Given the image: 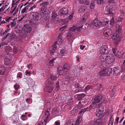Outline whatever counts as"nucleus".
<instances>
[{
    "label": "nucleus",
    "mask_w": 125,
    "mask_h": 125,
    "mask_svg": "<svg viewBox=\"0 0 125 125\" xmlns=\"http://www.w3.org/2000/svg\"><path fill=\"white\" fill-rule=\"evenodd\" d=\"M96 108L97 109L96 115L99 117L98 118H101L103 117L102 113L104 111V108L100 104Z\"/></svg>",
    "instance_id": "f257e3e1"
},
{
    "label": "nucleus",
    "mask_w": 125,
    "mask_h": 125,
    "mask_svg": "<svg viewBox=\"0 0 125 125\" xmlns=\"http://www.w3.org/2000/svg\"><path fill=\"white\" fill-rule=\"evenodd\" d=\"M53 83V82L52 81H49V80H47L45 82L46 86L44 90H45L47 92L49 93L51 92L53 90V87L51 85Z\"/></svg>",
    "instance_id": "f03ea898"
},
{
    "label": "nucleus",
    "mask_w": 125,
    "mask_h": 125,
    "mask_svg": "<svg viewBox=\"0 0 125 125\" xmlns=\"http://www.w3.org/2000/svg\"><path fill=\"white\" fill-rule=\"evenodd\" d=\"M108 49L107 46L106 45H103L99 49V53L101 55L107 54L109 53V52H108L107 50Z\"/></svg>",
    "instance_id": "7ed1b4c3"
},
{
    "label": "nucleus",
    "mask_w": 125,
    "mask_h": 125,
    "mask_svg": "<svg viewBox=\"0 0 125 125\" xmlns=\"http://www.w3.org/2000/svg\"><path fill=\"white\" fill-rule=\"evenodd\" d=\"M106 55H101L100 57L99 60L100 66L102 68L104 67L106 63Z\"/></svg>",
    "instance_id": "20e7f679"
},
{
    "label": "nucleus",
    "mask_w": 125,
    "mask_h": 125,
    "mask_svg": "<svg viewBox=\"0 0 125 125\" xmlns=\"http://www.w3.org/2000/svg\"><path fill=\"white\" fill-rule=\"evenodd\" d=\"M30 17L35 21H37L41 19V17L38 13L35 12H32L31 14L30 15Z\"/></svg>",
    "instance_id": "39448f33"
},
{
    "label": "nucleus",
    "mask_w": 125,
    "mask_h": 125,
    "mask_svg": "<svg viewBox=\"0 0 125 125\" xmlns=\"http://www.w3.org/2000/svg\"><path fill=\"white\" fill-rule=\"evenodd\" d=\"M110 53L107 54L106 57V63L110 64L113 62L115 60V57L114 56L110 54Z\"/></svg>",
    "instance_id": "423d86ee"
},
{
    "label": "nucleus",
    "mask_w": 125,
    "mask_h": 125,
    "mask_svg": "<svg viewBox=\"0 0 125 125\" xmlns=\"http://www.w3.org/2000/svg\"><path fill=\"white\" fill-rule=\"evenodd\" d=\"M50 113L49 111L48 110H46L44 114V117L45 119L44 120V123H43V122H40L38 125H45L48 119V116L49 115Z\"/></svg>",
    "instance_id": "0eeeda50"
},
{
    "label": "nucleus",
    "mask_w": 125,
    "mask_h": 125,
    "mask_svg": "<svg viewBox=\"0 0 125 125\" xmlns=\"http://www.w3.org/2000/svg\"><path fill=\"white\" fill-rule=\"evenodd\" d=\"M104 101V99H103L101 95L94 96L93 97L92 99V102H103Z\"/></svg>",
    "instance_id": "6e6552de"
},
{
    "label": "nucleus",
    "mask_w": 125,
    "mask_h": 125,
    "mask_svg": "<svg viewBox=\"0 0 125 125\" xmlns=\"http://www.w3.org/2000/svg\"><path fill=\"white\" fill-rule=\"evenodd\" d=\"M112 33L111 29L109 28H106L104 32V34L106 37H109L111 35Z\"/></svg>",
    "instance_id": "1a4fd4ad"
},
{
    "label": "nucleus",
    "mask_w": 125,
    "mask_h": 125,
    "mask_svg": "<svg viewBox=\"0 0 125 125\" xmlns=\"http://www.w3.org/2000/svg\"><path fill=\"white\" fill-rule=\"evenodd\" d=\"M75 88H73V91H75L74 93L80 92L81 91V90L82 88V87H81L79 84L76 83H75Z\"/></svg>",
    "instance_id": "9d476101"
},
{
    "label": "nucleus",
    "mask_w": 125,
    "mask_h": 125,
    "mask_svg": "<svg viewBox=\"0 0 125 125\" xmlns=\"http://www.w3.org/2000/svg\"><path fill=\"white\" fill-rule=\"evenodd\" d=\"M93 24L95 27H99L101 25V21L97 18H95L94 20Z\"/></svg>",
    "instance_id": "9b49d317"
},
{
    "label": "nucleus",
    "mask_w": 125,
    "mask_h": 125,
    "mask_svg": "<svg viewBox=\"0 0 125 125\" xmlns=\"http://www.w3.org/2000/svg\"><path fill=\"white\" fill-rule=\"evenodd\" d=\"M58 13L55 11H53L52 13V18L53 20V21L55 23H56V22L58 21L57 16H58L57 14Z\"/></svg>",
    "instance_id": "f8f14e48"
},
{
    "label": "nucleus",
    "mask_w": 125,
    "mask_h": 125,
    "mask_svg": "<svg viewBox=\"0 0 125 125\" xmlns=\"http://www.w3.org/2000/svg\"><path fill=\"white\" fill-rule=\"evenodd\" d=\"M104 72V76H107L110 75L112 73V69L110 68H108L105 69L103 70Z\"/></svg>",
    "instance_id": "ddd939ff"
},
{
    "label": "nucleus",
    "mask_w": 125,
    "mask_h": 125,
    "mask_svg": "<svg viewBox=\"0 0 125 125\" xmlns=\"http://www.w3.org/2000/svg\"><path fill=\"white\" fill-rule=\"evenodd\" d=\"M63 35L62 33L60 34L58 36V40L57 42L58 45H60L63 42L64 40V39L63 38Z\"/></svg>",
    "instance_id": "4468645a"
},
{
    "label": "nucleus",
    "mask_w": 125,
    "mask_h": 125,
    "mask_svg": "<svg viewBox=\"0 0 125 125\" xmlns=\"http://www.w3.org/2000/svg\"><path fill=\"white\" fill-rule=\"evenodd\" d=\"M68 10L67 8H64L60 10V12L59 13V15H66L68 13Z\"/></svg>",
    "instance_id": "2eb2a0df"
},
{
    "label": "nucleus",
    "mask_w": 125,
    "mask_h": 125,
    "mask_svg": "<svg viewBox=\"0 0 125 125\" xmlns=\"http://www.w3.org/2000/svg\"><path fill=\"white\" fill-rule=\"evenodd\" d=\"M25 32L27 33H30L31 31V28L28 25H25L23 28Z\"/></svg>",
    "instance_id": "dca6fc26"
},
{
    "label": "nucleus",
    "mask_w": 125,
    "mask_h": 125,
    "mask_svg": "<svg viewBox=\"0 0 125 125\" xmlns=\"http://www.w3.org/2000/svg\"><path fill=\"white\" fill-rule=\"evenodd\" d=\"M11 59L10 56L8 54L7 57H6L5 58L4 61L5 64L7 65H9L10 63Z\"/></svg>",
    "instance_id": "f3484780"
},
{
    "label": "nucleus",
    "mask_w": 125,
    "mask_h": 125,
    "mask_svg": "<svg viewBox=\"0 0 125 125\" xmlns=\"http://www.w3.org/2000/svg\"><path fill=\"white\" fill-rule=\"evenodd\" d=\"M18 8L14 7L13 8L11 9L10 12V14L11 15L13 14V16H15L16 14L18 12Z\"/></svg>",
    "instance_id": "a211bd4d"
},
{
    "label": "nucleus",
    "mask_w": 125,
    "mask_h": 125,
    "mask_svg": "<svg viewBox=\"0 0 125 125\" xmlns=\"http://www.w3.org/2000/svg\"><path fill=\"white\" fill-rule=\"evenodd\" d=\"M115 9L111 5H108L105 8V11L107 12H111Z\"/></svg>",
    "instance_id": "6ab92c4d"
},
{
    "label": "nucleus",
    "mask_w": 125,
    "mask_h": 125,
    "mask_svg": "<svg viewBox=\"0 0 125 125\" xmlns=\"http://www.w3.org/2000/svg\"><path fill=\"white\" fill-rule=\"evenodd\" d=\"M99 120H95L90 122V125H102V124Z\"/></svg>",
    "instance_id": "aec40b11"
},
{
    "label": "nucleus",
    "mask_w": 125,
    "mask_h": 125,
    "mask_svg": "<svg viewBox=\"0 0 125 125\" xmlns=\"http://www.w3.org/2000/svg\"><path fill=\"white\" fill-rule=\"evenodd\" d=\"M85 94H79L78 95H76L75 96L76 101H80L82 98H83L85 96Z\"/></svg>",
    "instance_id": "412c9836"
},
{
    "label": "nucleus",
    "mask_w": 125,
    "mask_h": 125,
    "mask_svg": "<svg viewBox=\"0 0 125 125\" xmlns=\"http://www.w3.org/2000/svg\"><path fill=\"white\" fill-rule=\"evenodd\" d=\"M80 108L78 105L75 106L73 110L71 111V114L73 115H75Z\"/></svg>",
    "instance_id": "4be33fe9"
},
{
    "label": "nucleus",
    "mask_w": 125,
    "mask_h": 125,
    "mask_svg": "<svg viewBox=\"0 0 125 125\" xmlns=\"http://www.w3.org/2000/svg\"><path fill=\"white\" fill-rule=\"evenodd\" d=\"M112 71L114 75H116L120 72V69L118 67H114L113 68Z\"/></svg>",
    "instance_id": "5701e85b"
},
{
    "label": "nucleus",
    "mask_w": 125,
    "mask_h": 125,
    "mask_svg": "<svg viewBox=\"0 0 125 125\" xmlns=\"http://www.w3.org/2000/svg\"><path fill=\"white\" fill-rule=\"evenodd\" d=\"M20 1V0H12L11 4V8L14 7L16 8L18 3Z\"/></svg>",
    "instance_id": "b1692460"
},
{
    "label": "nucleus",
    "mask_w": 125,
    "mask_h": 125,
    "mask_svg": "<svg viewBox=\"0 0 125 125\" xmlns=\"http://www.w3.org/2000/svg\"><path fill=\"white\" fill-rule=\"evenodd\" d=\"M99 102H93L92 104L91 105L89 108H88L89 110L91 109L92 107L94 108H95L97 107V106H99Z\"/></svg>",
    "instance_id": "393cba45"
},
{
    "label": "nucleus",
    "mask_w": 125,
    "mask_h": 125,
    "mask_svg": "<svg viewBox=\"0 0 125 125\" xmlns=\"http://www.w3.org/2000/svg\"><path fill=\"white\" fill-rule=\"evenodd\" d=\"M61 56H66L68 54L71 53V51H68V52L66 51L65 50H62L61 51Z\"/></svg>",
    "instance_id": "a878e982"
},
{
    "label": "nucleus",
    "mask_w": 125,
    "mask_h": 125,
    "mask_svg": "<svg viewBox=\"0 0 125 125\" xmlns=\"http://www.w3.org/2000/svg\"><path fill=\"white\" fill-rule=\"evenodd\" d=\"M120 12L122 14V15L120 17H118L115 19L116 21H115V22L116 21L117 22L121 21L122 20L123 16H124V12L123 11H121Z\"/></svg>",
    "instance_id": "bb28decb"
},
{
    "label": "nucleus",
    "mask_w": 125,
    "mask_h": 125,
    "mask_svg": "<svg viewBox=\"0 0 125 125\" xmlns=\"http://www.w3.org/2000/svg\"><path fill=\"white\" fill-rule=\"evenodd\" d=\"M109 21L106 18H105L102 20V21L101 22V25L105 26L109 22Z\"/></svg>",
    "instance_id": "cd10ccee"
},
{
    "label": "nucleus",
    "mask_w": 125,
    "mask_h": 125,
    "mask_svg": "<svg viewBox=\"0 0 125 125\" xmlns=\"http://www.w3.org/2000/svg\"><path fill=\"white\" fill-rule=\"evenodd\" d=\"M63 70L64 72H68L69 71V67L68 64H65L63 66Z\"/></svg>",
    "instance_id": "c85d7f7f"
},
{
    "label": "nucleus",
    "mask_w": 125,
    "mask_h": 125,
    "mask_svg": "<svg viewBox=\"0 0 125 125\" xmlns=\"http://www.w3.org/2000/svg\"><path fill=\"white\" fill-rule=\"evenodd\" d=\"M112 51L114 54V55L117 57H118L119 56H120L121 54L119 52H118L115 49L113 48L112 49Z\"/></svg>",
    "instance_id": "c756f323"
},
{
    "label": "nucleus",
    "mask_w": 125,
    "mask_h": 125,
    "mask_svg": "<svg viewBox=\"0 0 125 125\" xmlns=\"http://www.w3.org/2000/svg\"><path fill=\"white\" fill-rule=\"evenodd\" d=\"M9 30L8 29L6 30L3 33L2 35L4 36L3 38V39L6 38L8 35L9 33H7L9 32Z\"/></svg>",
    "instance_id": "7c9ffc66"
},
{
    "label": "nucleus",
    "mask_w": 125,
    "mask_h": 125,
    "mask_svg": "<svg viewBox=\"0 0 125 125\" xmlns=\"http://www.w3.org/2000/svg\"><path fill=\"white\" fill-rule=\"evenodd\" d=\"M89 14L88 13H85L84 15V16L83 18L82 19H81V21L82 22H85L86 20V19L88 16H89Z\"/></svg>",
    "instance_id": "2f4dec72"
},
{
    "label": "nucleus",
    "mask_w": 125,
    "mask_h": 125,
    "mask_svg": "<svg viewBox=\"0 0 125 125\" xmlns=\"http://www.w3.org/2000/svg\"><path fill=\"white\" fill-rule=\"evenodd\" d=\"M57 72L59 75H61L63 73V71L61 66H58V67Z\"/></svg>",
    "instance_id": "473e14b6"
},
{
    "label": "nucleus",
    "mask_w": 125,
    "mask_h": 125,
    "mask_svg": "<svg viewBox=\"0 0 125 125\" xmlns=\"http://www.w3.org/2000/svg\"><path fill=\"white\" fill-rule=\"evenodd\" d=\"M58 76H57V74L53 73L51 75L50 79L52 80H55L56 78Z\"/></svg>",
    "instance_id": "72a5a7b5"
},
{
    "label": "nucleus",
    "mask_w": 125,
    "mask_h": 125,
    "mask_svg": "<svg viewBox=\"0 0 125 125\" xmlns=\"http://www.w3.org/2000/svg\"><path fill=\"white\" fill-rule=\"evenodd\" d=\"M79 1L81 3H84L86 5H88L89 3V0H79Z\"/></svg>",
    "instance_id": "f704fd0d"
},
{
    "label": "nucleus",
    "mask_w": 125,
    "mask_h": 125,
    "mask_svg": "<svg viewBox=\"0 0 125 125\" xmlns=\"http://www.w3.org/2000/svg\"><path fill=\"white\" fill-rule=\"evenodd\" d=\"M87 9V7L86 6H81L80 7L79 11L80 12H83L85 10Z\"/></svg>",
    "instance_id": "c9c22d12"
},
{
    "label": "nucleus",
    "mask_w": 125,
    "mask_h": 125,
    "mask_svg": "<svg viewBox=\"0 0 125 125\" xmlns=\"http://www.w3.org/2000/svg\"><path fill=\"white\" fill-rule=\"evenodd\" d=\"M119 35L118 34L116 33H114L112 35V39L114 40H116L119 37Z\"/></svg>",
    "instance_id": "e433bc0d"
},
{
    "label": "nucleus",
    "mask_w": 125,
    "mask_h": 125,
    "mask_svg": "<svg viewBox=\"0 0 125 125\" xmlns=\"http://www.w3.org/2000/svg\"><path fill=\"white\" fill-rule=\"evenodd\" d=\"M5 69L3 66H0V74L3 75L5 73Z\"/></svg>",
    "instance_id": "4c0bfd02"
},
{
    "label": "nucleus",
    "mask_w": 125,
    "mask_h": 125,
    "mask_svg": "<svg viewBox=\"0 0 125 125\" xmlns=\"http://www.w3.org/2000/svg\"><path fill=\"white\" fill-rule=\"evenodd\" d=\"M106 1V0H96L97 3L99 4L105 3Z\"/></svg>",
    "instance_id": "58836bf2"
},
{
    "label": "nucleus",
    "mask_w": 125,
    "mask_h": 125,
    "mask_svg": "<svg viewBox=\"0 0 125 125\" xmlns=\"http://www.w3.org/2000/svg\"><path fill=\"white\" fill-rule=\"evenodd\" d=\"M12 51V49L10 46H8L6 47L5 49V51L6 52H11Z\"/></svg>",
    "instance_id": "ea45409f"
},
{
    "label": "nucleus",
    "mask_w": 125,
    "mask_h": 125,
    "mask_svg": "<svg viewBox=\"0 0 125 125\" xmlns=\"http://www.w3.org/2000/svg\"><path fill=\"white\" fill-rule=\"evenodd\" d=\"M116 31L118 32H119L121 30V27L118 24H117L116 25Z\"/></svg>",
    "instance_id": "a19ab883"
},
{
    "label": "nucleus",
    "mask_w": 125,
    "mask_h": 125,
    "mask_svg": "<svg viewBox=\"0 0 125 125\" xmlns=\"http://www.w3.org/2000/svg\"><path fill=\"white\" fill-rule=\"evenodd\" d=\"M49 51L50 54L52 55L55 52V49L52 48H50L48 50V51H47V52H49Z\"/></svg>",
    "instance_id": "79ce46f5"
},
{
    "label": "nucleus",
    "mask_w": 125,
    "mask_h": 125,
    "mask_svg": "<svg viewBox=\"0 0 125 125\" xmlns=\"http://www.w3.org/2000/svg\"><path fill=\"white\" fill-rule=\"evenodd\" d=\"M80 117L81 116H79L78 118L77 119L74 125H78L80 124L81 122V121L80 120Z\"/></svg>",
    "instance_id": "37998d69"
},
{
    "label": "nucleus",
    "mask_w": 125,
    "mask_h": 125,
    "mask_svg": "<svg viewBox=\"0 0 125 125\" xmlns=\"http://www.w3.org/2000/svg\"><path fill=\"white\" fill-rule=\"evenodd\" d=\"M92 88V87L89 85H87V87L84 89L85 92H86L88 90Z\"/></svg>",
    "instance_id": "c03bdc74"
},
{
    "label": "nucleus",
    "mask_w": 125,
    "mask_h": 125,
    "mask_svg": "<svg viewBox=\"0 0 125 125\" xmlns=\"http://www.w3.org/2000/svg\"><path fill=\"white\" fill-rule=\"evenodd\" d=\"M28 8L27 6L23 8L21 11V13H24L26 12V10L28 9Z\"/></svg>",
    "instance_id": "a18cd8bd"
},
{
    "label": "nucleus",
    "mask_w": 125,
    "mask_h": 125,
    "mask_svg": "<svg viewBox=\"0 0 125 125\" xmlns=\"http://www.w3.org/2000/svg\"><path fill=\"white\" fill-rule=\"evenodd\" d=\"M95 6V4L94 1H92L91 2L90 5V8L91 9H93L94 8Z\"/></svg>",
    "instance_id": "49530a36"
},
{
    "label": "nucleus",
    "mask_w": 125,
    "mask_h": 125,
    "mask_svg": "<svg viewBox=\"0 0 125 125\" xmlns=\"http://www.w3.org/2000/svg\"><path fill=\"white\" fill-rule=\"evenodd\" d=\"M73 34L71 33H69L66 36L68 39H70L73 37Z\"/></svg>",
    "instance_id": "de8ad7c7"
},
{
    "label": "nucleus",
    "mask_w": 125,
    "mask_h": 125,
    "mask_svg": "<svg viewBox=\"0 0 125 125\" xmlns=\"http://www.w3.org/2000/svg\"><path fill=\"white\" fill-rule=\"evenodd\" d=\"M115 0H108V2L110 3H113V5H115V6L117 5V4L115 3V2L114 1Z\"/></svg>",
    "instance_id": "09e8293b"
},
{
    "label": "nucleus",
    "mask_w": 125,
    "mask_h": 125,
    "mask_svg": "<svg viewBox=\"0 0 125 125\" xmlns=\"http://www.w3.org/2000/svg\"><path fill=\"white\" fill-rule=\"evenodd\" d=\"M76 27L75 26H73V27H71L69 29V30L71 31H73L76 30Z\"/></svg>",
    "instance_id": "8fccbe9b"
},
{
    "label": "nucleus",
    "mask_w": 125,
    "mask_h": 125,
    "mask_svg": "<svg viewBox=\"0 0 125 125\" xmlns=\"http://www.w3.org/2000/svg\"><path fill=\"white\" fill-rule=\"evenodd\" d=\"M55 60V59H52L49 62V64L51 66H52L54 63V61Z\"/></svg>",
    "instance_id": "3c124183"
},
{
    "label": "nucleus",
    "mask_w": 125,
    "mask_h": 125,
    "mask_svg": "<svg viewBox=\"0 0 125 125\" xmlns=\"http://www.w3.org/2000/svg\"><path fill=\"white\" fill-rule=\"evenodd\" d=\"M53 112L54 113H58L59 112V110L57 107H55L53 110Z\"/></svg>",
    "instance_id": "603ef678"
},
{
    "label": "nucleus",
    "mask_w": 125,
    "mask_h": 125,
    "mask_svg": "<svg viewBox=\"0 0 125 125\" xmlns=\"http://www.w3.org/2000/svg\"><path fill=\"white\" fill-rule=\"evenodd\" d=\"M119 119V117H116L114 122V125H116L118 123V121Z\"/></svg>",
    "instance_id": "864d4df0"
},
{
    "label": "nucleus",
    "mask_w": 125,
    "mask_h": 125,
    "mask_svg": "<svg viewBox=\"0 0 125 125\" xmlns=\"http://www.w3.org/2000/svg\"><path fill=\"white\" fill-rule=\"evenodd\" d=\"M104 73L103 70H101L99 73V74L100 76H104Z\"/></svg>",
    "instance_id": "5fc2aeb1"
},
{
    "label": "nucleus",
    "mask_w": 125,
    "mask_h": 125,
    "mask_svg": "<svg viewBox=\"0 0 125 125\" xmlns=\"http://www.w3.org/2000/svg\"><path fill=\"white\" fill-rule=\"evenodd\" d=\"M57 45H58V44H57V42H54L53 45H52V47L53 48L55 49L57 47Z\"/></svg>",
    "instance_id": "6e6d98bb"
},
{
    "label": "nucleus",
    "mask_w": 125,
    "mask_h": 125,
    "mask_svg": "<svg viewBox=\"0 0 125 125\" xmlns=\"http://www.w3.org/2000/svg\"><path fill=\"white\" fill-rule=\"evenodd\" d=\"M115 21H114V18L112 17V19L110 21V24L111 25H113Z\"/></svg>",
    "instance_id": "4d7b16f0"
},
{
    "label": "nucleus",
    "mask_w": 125,
    "mask_h": 125,
    "mask_svg": "<svg viewBox=\"0 0 125 125\" xmlns=\"http://www.w3.org/2000/svg\"><path fill=\"white\" fill-rule=\"evenodd\" d=\"M82 27L83 26H81L80 27H78L77 28H76V30L77 31H80L82 29Z\"/></svg>",
    "instance_id": "13d9d810"
},
{
    "label": "nucleus",
    "mask_w": 125,
    "mask_h": 125,
    "mask_svg": "<svg viewBox=\"0 0 125 125\" xmlns=\"http://www.w3.org/2000/svg\"><path fill=\"white\" fill-rule=\"evenodd\" d=\"M49 4V2H43L42 3V4L44 6H45L48 5Z\"/></svg>",
    "instance_id": "bf43d9fd"
},
{
    "label": "nucleus",
    "mask_w": 125,
    "mask_h": 125,
    "mask_svg": "<svg viewBox=\"0 0 125 125\" xmlns=\"http://www.w3.org/2000/svg\"><path fill=\"white\" fill-rule=\"evenodd\" d=\"M59 82L60 81H58L56 83V88L57 89H58V88L59 87Z\"/></svg>",
    "instance_id": "052dcab7"
},
{
    "label": "nucleus",
    "mask_w": 125,
    "mask_h": 125,
    "mask_svg": "<svg viewBox=\"0 0 125 125\" xmlns=\"http://www.w3.org/2000/svg\"><path fill=\"white\" fill-rule=\"evenodd\" d=\"M102 87V85H101L99 84L97 85V88L96 89L97 90H99Z\"/></svg>",
    "instance_id": "680f3d73"
},
{
    "label": "nucleus",
    "mask_w": 125,
    "mask_h": 125,
    "mask_svg": "<svg viewBox=\"0 0 125 125\" xmlns=\"http://www.w3.org/2000/svg\"><path fill=\"white\" fill-rule=\"evenodd\" d=\"M66 25H65L64 26H62V27H61L60 29V30L61 31H62L64 30V29L66 27Z\"/></svg>",
    "instance_id": "e2e57ef3"
},
{
    "label": "nucleus",
    "mask_w": 125,
    "mask_h": 125,
    "mask_svg": "<svg viewBox=\"0 0 125 125\" xmlns=\"http://www.w3.org/2000/svg\"><path fill=\"white\" fill-rule=\"evenodd\" d=\"M5 9V7L4 6L1 7L0 9V12L3 11Z\"/></svg>",
    "instance_id": "0e129e2a"
},
{
    "label": "nucleus",
    "mask_w": 125,
    "mask_h": 125,
    "mask_svg": "<svg viewBox=\"0 0 125 125\" xmlns=\"http://www.w3.org/2000/svg\"><path fill=\"white\" fill-rule=\"evenodd\" d=\"M33 67V66H32V65L31 64H29L28 65L27 68L29 69H32Z\"/></svg>",
    "instance_id": "69168bd1"
},
{
    "label": "nucleus",
    "mask_w": 125,
    "mask_h": 125,
    "mask_svg": "<svg viewBox=\"0 0 125 125\" xmlns=\"http://www.w3.org/2000/svg\"><path fill=\"white\" fill-rule=\"evenodd\" d=\"M14 88L15 89L17 90L18 89V88H19V86L18 85H16V84H15L14 85Z\"/></svg>",
    "instance_id": "338daca9"
},
{
    "label": "nucleus",
    "mask_w": 125,
    "mask_h": 125,
    "mask_svg": "<svg viewBox=\"0 0 125 125\" xmlns=\"http://www.w3.org/2000/svg\"><path fill=\"white\" fill-rule=\"evenodd\" d=\"M13 50L14 53H16L18 51L17 48L16 47H14L13 48Z\"/></svg>",
    "instance_id": "774afa93"
}]
</instances>
